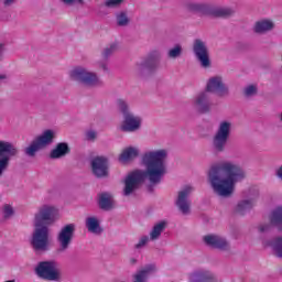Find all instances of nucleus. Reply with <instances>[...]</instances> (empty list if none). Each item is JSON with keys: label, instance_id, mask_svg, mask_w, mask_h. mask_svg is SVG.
<instances>
[{"label": "nucleus", "instance_id": "obj_37", "mask_svg": "<svg viewBox=\"0 0 282 282\" xmlns=\"http://www.w3.org/2000/svg\"><path fill=\"white\" fill-rule=\"evenodd\" d=\"M145 243H149V236H142L139 242L134 246V248L137 250H140V248H144Z\"/></svg>", "mask_w": 282, "mask_h": 282}, {"label": "nucleus", "instance_id": "obj_5", "mask_svg": "<svg viewBox=\"0 0 282 282\" xmlns=\"http://www.w3.org/2000/svg\"><path fill=\"white\" fill-rule=\"evenodd\" d=\"M241 182L239 177H209L208 183L210 184L214 193L219 197H232L235 193V184Z\"/></svg>", "mask_w": 282, "mask_h": 282}, {"label": "nucleus", "instance_id": "obj_12", "mask_svg": "<svg viewBox=\"0 0 282 282\" xmlns=\"http://www.w3.org/2000/svg\"><path fill=\"white\" fill-rule=\"evenodd\" d=\"M230 129H232V123L229 121H221L219 123L218 130L213 139V144L215 151L223 153L228 144V139L230 138Z\"/></svg>", "mask_w": 282, "mask_h": 282}, {"label": "nucleus", "instance_id": "obj_32", "mask_svg": "<svg viewBox=\"0 0 282 282\" xmlns=\"http://www.w3.org/2000/svg\"><path fill=\"white\" fill-rule=\"evenodd\" d=\"M117 19V25L120 28H124L126 25H129V15H127V12H120L116 15Z\"/></svg>", "mask_w": 282, "mask_h": 282}, {"label": "nucleus", "instance_id": "obj_3", "mask_svg": "<svg viewBox=\"0 0 282 282\" xmlns=\"http://www.w3.org/2000/svg\"><path fill=\"white\" fill-rule=\"evenodd\" d=\"M160 182H162V177H126L122 195L123 197H131L140 188V184L145 186L148 193H153Z\"/></svg>", "mask_w": 282, "mask_h": 282}, {"label": "nucleus", "instance_id": "obj_16", "mask_svg": "<svg viewBox=\"0 0 282 282\" xmlns=\"http://www.w3.org/2000/svg\"><path fill=\"white\" fill-rule=\"evenodd\" d=\"M195 191V187L193 185H185L177 195V198L175 200L176 208L182 213V215H188L191 213V200L188 197L191 196V193Z\"/></svg>", "mask_w": 282, "mask_h": 282}, {"label": "nucleus", "instance_id": "obj_44", "mask_svg": "<svg viewBox=\"0 0 282 282\" xmlns=\"http://www.w3.org/2000/svg\"><path fill=\"white\" fill-rule=\"evenodd\" d=\"M102 68H104V69H107V66L104 65Z\"/></svg>", "mask_w": 282, "mask_h": 282}, {"label": "nucleus", "instance_id": "obj_20", "mask_svg": "<svg viewBox=\"0 0 282 282\" xmlns=\"http://www.w3.org/2000/svg\"><path fill=\"white\" fill-rule=\"evenodd\" d=\"M206 90L210 94H216L219 98L228 96V88L221 77H212L207 83Z\"/></svg>", "mask_w": 282, "mask_h": 282}, {"label": "nucleus", "instance_id": "obj_41", "mask_svg": "<svg viewBox=\"0 0 282 282\" xmlns=\"http://www.w3.org/2000/svg\"><path fill=\"white\" fill-rule=\"evenodd\" d=\"M276 177H282V165L275 171Z\"/></svg>", "mask_w": 282, "mask_h": 282}, {"label": "nucleus", "instance_id": "obj_38", "mask_svg": "<svg viewBox=\"0 0 282 282\" xmlns=\"http://www.w3.org/2000/svg\"><path fill=\"white\" fill-rule=\"evenodd\" d=\"M254 94H257V86L250 85L245 88V96H254Z\"/></svg>", "mask_w": 282, "mask_h": 282}, {"label": "nucleus", "instance_id": "obj_19", "mask_svg": "<svg viewBox=\"0 0 282 282\" xmlns=\"http://www.w3.org/2000/svg\"><path fill=\"white\" fill-rule=\"evenodd\" d=\"M193 50L202 67H210V57L208 55V47H206V44L202 40L194 41Z\"/></svg>", "mask_w": 282, "mask_h": 282}, {"label": "nucleus", "instance_id": "obj_26", "mask_svg": "<svg viewBox=\"0 0 282 282\" xmlns=\"http://www.w3.org/2000/svg\"><path fill=\"white\" fill-rule=\"evenodd\" d=\"M138 155H140V150L138 148L128 147L119 155V162H131V160H135Z\"/></svg>", "mask_w": 282, "mask_h": 282}, {"label": "nucleus", "instance_id": "obj_7", "mask_svg": "<svg viewBox=\"0 0 282 282\" xmlns=\"http://www.w3.org/2000/svg\"><path fill=\"white\" fill-rule=\"evenodd\" d=\"M220 173H225L227 177H246V172L241 165L228 161L212 165L208 177H219Z\"/></svg>", "mask_w": 282, "mask_h": 282}, {"label": "nucleus", "instance_id": "obj_24", "mask_svg": "<svg viewBox=\"0 0 282 282\" xmlns=\"http://www.w3.org/2000/svg\"><path fill=\"white\" fill-rule=\"evenodd\" d=\"M69 153H72L69 144H67V142H59L51 151L50 158L52 160H61V158H65V155H69Z\"/></svg>", "mask_w": 282, "mask_h": 282}, {"label": "nucleus", "instance_id": "obj_30", "mask_svg": "<svg viewBox=\"0 0 282 282\" xmlns=\"http://www.w3.org/2000/svg\"><path fill=\"white\" fill-rule=\"evenodd\" d=\"M269 246H271L275 257H278V259H282V237L278 236V237L273 238L269 242Z\"/></svg>", "mask_w": 282, "mask_h": 282}, {"label": "nucleus", "instance_id": "obj_22", "mask_svg": "<svg viewBox=\"0 0 282 282\" xmlns=\"http://www.w3.org/2000/svg\"><path fill=\"white\" fill-rule=\"evenodd\" d=\"M189 282H217V275L210 270L198 269L189 273Z\"/></svg>", "mask_w": 282, "mask_h": 282}, {"label": "nucleus", "instance_id": "obj_39", "mask_svg": "<svg viewBox=\"0 0 282 282\" xmlns=\"http://www.w3.org/2000/svg\"><path fill=\"white\" fill-rule=\"evenodd\" d=\"M63 3H66L67 6H72V3H79V6H83V0H62Z\"/></svg>", "mask_w": 282, "mask_h": 282}, {"label": "nucleus", "instance_id": "obj_17", "mask_svg": "<svg viewBox=\"0 0 282 282\" xmlns=\"http://www.w3.org/2000/svg\"><path fill=\"white\" fill-rule=\"evenodd\" d=\"M90 167L96 177H109V159L107 156L93 158Z\"/></svg>", "mask_w": 282, "mask_h": 282}, {"label": "nucleus", "instance_id": "obj_34", "mask_svg": "<svg viewBox=\"0 0 282 282\" xmlns=\"http://www.w3.org/2000/svg\"><path fill=\"white\" fill-rule=\"evenodd\" d=\"M167 56L169 58H178V56H182V46L176 45L175 47L171 48Z\"/></svg>", "mask_w": 282, "mask_h": 282}, {"label": "nucleus", "instance_id": "obj_8", "mask_svg": "<svg viewBox=\"0 0 282 282\" xmlns=\"http://www.w3.org/2000/svg\"><path fill=\"white\" fill-rule=\"evenodd\" d=\"M268 223L258 225L259 235H272L274 230L282 232V205L275 206L269 214Z\"/></svg>", "mask_w": 282, "mask_h": 282}, {"label": "nucleus", "instance_id": "obj_4", "mask_svg": "<svg viewBox=\"0 0 282 282\" xmlns=\"http://www.w3.org/2000/svg\"><path fill=\"white\" fill-rule=\"evenodd\" d=\"M34 274L42 281H55L58 282L63 279V273L58 267V262L55 260L40 261L34 268Z\"/></svg>", "mask_w": 282, "mask_h": 282}, {"label": "nucleus", "instance_id": "obj_25", "mask_svg": "<svg viewBox=\"0 0 282 282\" xmlns=\"http://www.w3.org/2000/svg\"><path fill=\"white\" fill-rule=\"evenodd\" d=\"M195 102L200 113H208V111H210V101L208 100V93L198 94Z\"/></svg>", "mask_w": 282, "mask_h": 282}, {"label": "nucleus", "instance_id": "obj_10", "mask_svg": "<svg viewBox=\"0 0 282 282\" xmlns=\"http://www.w3.org/2000/svg\"><path fill=\"white\" fill-rule=\"evenodd\" d=\"M74 237H76V224L70 223L62 226L59 229L56 240L59 246L61 252H67L72 242L74 241Z\"/></svg>", "mask_w": 282, "mask_h": 282}, {"label": "nucleus", "instance_id": "obj_28", "mask_svg": "<svg viewBox=\"0 0 282 282\" xmlns=\"http://www.w3.org/2000/svg\"><path fill=\"white\" fill-rule=\"evenodd\" d=\"M166 226H169L166 220H161L160 223L155 224L150 231L151 241H158V239L162 237V232L166 230Z\"/></svg>", "mask_w": 282, "mask_h": 282}, {"label": "nucleus", "instance_id": "obj_23", "mask_svg": "<svg viewBox=\"0 0 282 282\" xmlns=\"http://www.w3.org/2000/svg\"><path fill=\"white\" fill-rule=\"evenodd\" d=\"M155 264H147L132 275V282H149V276L156 272Z\"/></svg>", "mask_w": 282, "mask_h": 282}, {"label": "nucleus", "instance_id": "obj_33", "mask_svg": "<svg viewBox=\"0 0 282 282\" xmlns=\"http://www.w3.org/2000/svg\"><path fill=\"white\" fill-rule=\"evenodd\" d=\"M159 64L160 62L158 61V56H149L143 63V67H147L148 69H155Z\"/></svg>", "mask_w": 282, "mask_h": 282}, {"label": "nucleus", "instance_id": "obj_9", "mask_svg": "<svg viewBox=\"0 0 282 282\" xmlns=\"http://www.w3.org/2000/svg\"><path fill=\"white\" fill-rule=\"evenodd\" d=\"M118 107L123 115L121 131H124L126 133L138 131V129H140V124H142V120L140 119V117L133 116V113L129 111V106L127 105V101L122 99L118 100Z\"/></svg>", "mask_w": 282, "mask_h": 282}, {"label": "nucleus", "instance_id": "obj_42", "mask_svg": "<svg viewBox=\"0 0 282 282\" xmlns=\"http://www.w3.org/2000/svg\"><path fill=\"white\" fill-rule=\"evenodd\" d=\"M135 263H138V259L131 258L130 259V265H135Z\"/></svg>", "mask_w": 282, "mask_h": 282}, {"label": "nucleus", "instance_id": "obj_36", "mask_svg": "<svg viewBox=\"0 0 282 282\" xmlns=\"http://www.w3.org/2000/svg\"><path fill=\"white\" fill-rule=\"evenodd\" d=\"M124 0H105L104 6L106 8H118V6H122Z\"/></svg>", "mask_w": 282, "mask_h": 282}, {"label": "nucleus", "instance_id": "obj_27", "mask_svg": "<svg viewBox=\"0 0 282 282\" xmlns=\"http://www.w3.org/2000/svg\"><path fill=\"white\" fill-rule=\"evenodd\" d=\"M86 228L93 235H102L104 232L102 227H100V220L96 217L86 218Z\"/></svg>", "mask_w": 282, "mask_h": 282}, {"label": "nucleus", "instance_id": "obj_43", "mask_svg": "<svg viewBox=\"0 0 282 282\" xmlns=\"http://www.w3.org/2000/svg\"><path fill=\"white\" fill-rule=\"evenodd\" d=\"M14 3V0H4V6H12Z\"/></svg>", "mask_w": 282, "mask_h": 282}, {"label": "nucleus", "instance_id": "obj_11", "mask_svg": "<svg viewBox=\"0 0 282 282\" xmlns=\"http://www.w3.org/2000/svg\"><path fill=\"white\" fill-rule=\"evenodd\" d=\"M55 134L53 130H44L43 133L36 137L25 149L26 155L30 158H34L36 155V151H41V149H45V147H50L54 142Z\"/></svg>", "mask_w": 282, "mask_h": 282}, {"label": "nucleus", "instance_id": "obj_18", "mask_svg": "<svg viewBox=\"0 0 282 282\" xmlns=\"http://www.w3.org/2000/svg\"><path fill=\"white\" fill-rule=\"evenodd\" d=\"M99 210L111 213L116 208V196L111 192H101L97 195Z\"/></svg>", "mask_w": 282, "mask_h": 282}, {"label": "nucleus", "instance_id": "obj_35", "mask_svg": "<svg viewBox=\"0 0 282 282\" xmlns=\"http://www.w3.org/2000/svg\"><path fill=\"white\" fill-rule=\"evenodd\" d=\"M116 50H118V44L116 43L110 44V46L106 47L102 53L104 58H108V56H111L113 52H116Z\"/></svg>", "mask_w": 282, "mask_h": 282}, {"label": "nucleus", "instance_id": "obj_13", "mask_svg": "<svg viewBox=\"0 0 282 282\" xmlns=\"http://www.w3.org/2000/svg\"><path fill=\"white\" fill-rule=\"evenodd\" d=\"M69 76L72 80L82 83L83 85H86V87H96V85H100V79H98L96 73L88 72L84 67H75L70 70Z\"/></svg>", "mask_w": 282, "mask_h": 282}, {"label": "nucleus", "instance_id": "obj_31", "mask_svg": "<svg viewBox=\"0 0 282 282\" xmlns=\"http://www.w3.org/2000/svg\"><path fill=\"white\" fill-rule=\"evenodd\" d=\"M14 217V207L10 204H4L2 206V218L4 221H8V219H12Z\"/></svg>", "mask_w": 282, "mask_h": 282}, {"label": "nucleus", "instance_id": "obj_15", "mask_svg": "<svg viewBox=\"0 0 282 282\" xmlns=\"http://www.w3.org/2000/svg\"><path fill=\"white\" fill-rule=\"evenodd\" d=\"M203 241L205 246L208 248H213V250H219L220 252H230L231 247L230 242L226 237L216 235V234H209L203 237Z\"/></svg>", "mask_w": 282, "mask_h": 282}, {"label": "nucleus", "instance_id": "obj_29", "mask_svg": "<svg viewBox=\"0 0 282 282\" xmlns=\"http://www.w3.org/2000/svg\"><path fill=\"white\" fill-rule=\"evenodd\" d=\"M274 29V22L272 20H261L256 22L254 32L256 34H265V32H270V30Z\"/></svg>", "mask_w": 282, "mask_h": 282}, {"label": "nucleus", "instance_id": "obj_40", "mask_svg": "<svg viewBox=\"0 0 282 282\" xmlns=\"http://www.w3.org/2000/svg\"><path fill=\"white\" fill-rule=\"evenodd\" d=\"M87 140H96V131L90 130L86 133Z\"/></svg>", "mask_w": 282, "mask_h": 282}, {"label": "nucleus", "instance_id": "obj_1", "mask_svg": "<svg viewBox=\"0 0 282 282\" xmlns=\"http://www.w3.org/2000/svg\"><path fill=\"white\" fill-rule=\"evenodd\" d=\"M56 213L58 210L55 206L44 204L34 214V230L30 240L34 252L50 251V226L56 221Z\"/></svg>", "mask_w": 282, "mask_h": 282}, {"label": "nucleus", "instance_id": "obj_14", "mask_svg": "<svg viewBox=\"0 0 282 282\" xmlns=\"http://www.w3.org/2000/svg\"><path fill=\"white\" fill-rule=\"evenodd\" d=\"M19 153L12 143L0 140V177L6 173L8 166H10V159L14 158Z\"/></svg>", "mask_w": 282, "mask_h": 282}, {"label": "nucleus", "instance_id": "obj_6", "mask_svg": "<svg viewBox=\"0 0 282 282\" xmlns=\"http://www.w3.org/2000/svg\"><path fill=\"white\" fill-rule=\"evenodd\" d=\"M186 8L189 12H195L196 14H200V17H221L226 19L235 14V11L230 8H215L210 4L203 3H188Z\"/></svg>", "mask_w": 282, "mask_h": 282}, {"label": "nucleus", "instance_id": "obj_21", "mask_svg": "<svg viewBox=\"0 0 282 282\" xmlns=\"http://www.w3.org/2000/svg\"><path fill=\"white\" fill-rule=\"evenodd\" d=\"M257 197H259V192L257 189H251L250 198L238 202L236 206L237 215H240L241 217H243V215H247V213H250V210L254 208Z\"/></svg>", "mask_w": 282, "mask_h": 282}, {"label": "nucleus", "instance_id": "obj_2", "mask_svg": "<svg viewBox=\"0 0 282 282\" xmlns=\"http://www.w3.org/2000/svg\"><path fill=\"white\" fill-rule=\"evenodd\" d=\"M166 150L148 151L143 153L141 162L145 170H134L127 177H164L169 170L166 169Z\"/></svg>", "mask_w": 282, "mask_h": 282}]
</instances>
